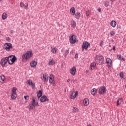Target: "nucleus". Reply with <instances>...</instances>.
<instances>
[{"label": "nucleus", "mask_w": 126, "mask_h": 126, "mask_svg": "<svg viewBox=\"0 0 126 126\" xmlns=\"http://www.w3.org/2000/svg\"><path fill=\"white\" fill-rule=\"evenodd\" d=\"M20 5L21 7H23L24 6H25V4H24V3L21 2L20 3Z\"/></svg>", "instance_id": "ea45409f"}, {"label": "nucleus", "mask_w": 126, "mask_h": 126, "mask_svg": "<svg viewBox=\"0 0 126 126\" xmlns=\"http://www.w3.org/2000/svg\"><path fill=\"white\" fill-rule=\"evenodd\" d=\"M95 61L97 63L99 64H102L103 63V62H104V57L102 55H100L98 57H96L95 59Z\"/></svg>", "instance_id": "7ed1b4c3"}, {"label": "nucleus", "mask_w": 126, "mask_h": 126, "mask_svg": "<svg viewBox=\"0 0 126 126\" xmlns=\"http://www.w3.org/2000/svg\"><path fill=\"white\" fill-rule=\"evenodd\" d=\"M6 41H10V38H9V37H6Z\"/></svg>", "instance_id": "c03bdc74"}, {"label": "nucleus", "mask_w": 126, "mask_h": 126, "mask_svg": "<svg viewBox=\"0 0 126 126\" xmlns=\"http://www.w3.org/2000/svg\"><path fill=\"white\" fill-rule=\"evenodd\" d=\"M86 16L88 17V16L90 15V11H87L86 12Z\"/></svg>", "instance_id": "c9c22d12"}, {"label": "nucleus", "mask_w": 126, "mask_h": 126, "mask_svg": "<svg viewBox=\"0 0 126 126\" xmlns=\"http://www.w3.org/2000/svg\"><path fill=\"white\" fill-rule=\"evenodd\" d=\"M28 7V3L26 4V5L25 6V8H27Z\"/></svg>", "instance_id": "a18cd8bd"}, {"label": "nucleus", "mask_w": 126, "mask_h": 126, "mask_svg": "<svg viewBox=\"0 0 126 126\" xmlns=\"http://www.w3.org/2000/svg\"><path fill=\"white\" fill-rule=\"evenodd\" d=\"M106 91H107L106 87L101 86L100 88H99V89L98 90V94H99L100 95H103L105 93H106Z\"/></svg>", "instance_id": "39448f33"}, {"label": "nucleus", "mask_w": 126, "mask_h": 126, "mask_svg": "<svg viewBox=\"0 0 126 126\" xmlns=\"http://www.w3.org/2000/svg\"><path fill=\"white\" fill-rule=\"evenodd\" d=\"M109 2H108V1H106L105 2H104V5L105 6H109Z\"/></svg>", "instance_id": "e433bc0d"}, {"label": "nucleus", "mask_w": 126, "mask_h": 126, "mask_svg": "<svg viewBox=\"0 0 126 126\" xmlns=\"http://www.w3.org/2000/svg\"><path fill=\"white\" fill-rule=\"evenodd\" d=\"M51 52H52L53 54H56V53H57V51H58V49H57V48L51 47Z\"/></svg>", "instance_id": "b1692460"}, {"label": "nucleus", "mask_w": 126, "mask_h": 126, "mask_svg": "<svg viewBox=\"0 0 126 126\" xmlns=\"http://www.w3.org/2000/svg\"><path fill=\"white\" fill-rule=\"evenodd\" d=\"M107 64L108 65V66H112L113 65V63L112 62V59L110 58H107L106 60Z\"/></svg>", "instance_id": "9b49d317"}, {"label": "nucleus", "mask_w": 126, "mask_h": 126, "mask_svg": "<svg viewBox=\"0 0 126 126\" xmlns=\"http://www.w3.org/2000/svg\"><path fill=\"white\" fill-rule=\"evenodd\" d=\"M2 0H0V1H1Z\"/></svg>", "instance_id": "13d9d810"}, {"label": "nucleus", "mask_w": 126, "mask_h": 126, "mask_svg": "<svg viewBox=\"0 0 126 126\" xmlns=\"http://www.w3.org/2000/svg\"><path fill=\"white\" fill-rule=\"evenodd\" d=\"M117 58L118 59V60H121V59H122V55H118L117 56Z\"/></svg>", "instance_id": "a19ab883"}, {"label": "nucleus", "mask_w": 126, "mask_h": 126, "mask_svg": "<svg viewBox=\"0 0 126 126\" xmlns=\"http://www.w3.org/2000/svg\"><path fill=\"white\" fill-rule=\"evenodd\" d=\"M87 126H91V125H89Z\"/></svg>", "instance_id": "5fc2aeb1"}, {"label": "nucleus", "mask_w": 126, "mask_h": 126, "mask_svg": "<svg viewBox=\"0 0 126 126\" xmlns=\"http://www.w3.org/2000/svg\"><path fill=\"white\" fill-rule=\"evenodd\" d=\"M69 81H70V79H68L67 80V82H69Z\"/></svg>", "instance_id": "09e8293b"}, {"label": "nucleus", "mask_w": 126, "mask_h": 126, "mask_svg": "<svg viewBox=\"0 0 126 126\" xmlns=\"http://www.w3.org/2000/svg\"><path fill=\"white\" fill-rule=\"evenodd\" d=\"M24 98H25V100L27 101L29 99V95L24 96Z\"/></svg>", "instance_id": "4c0bfd02"}, {"label": "nucleus", "mask_w": 126, "mask_h": 126, "mask_svg": "<svg viewBox=\"0 0 126 126\" xmlns=\"http://www.w3.org/2000/svg\"><path fill=\"white\" fill-rule=\"evenodd\" d=\"M75 18H76V19H79V17H80V12H77V13H75Z\"/></svg>", "instance_id": "4be33fe9"}, {"label": "nucleus", "mask_w": 126, "mask_h": 126, "mask_svg": "<svg viewBox=\"0 0 126 126\" xmlns=\"http://www.w3.org/2000/svg\"><path fill=\"white\" fill-rule=\"evenodd\" d=\"M71 24L73 27H75V26H76V23H75L74 21H73Z\"/></svg>", "instance_id": "7c9ffc66"}, {"label": "nucleus", "mask_w": 126, "mask_h": 126, "mask_svg": "<svg viewBox=\"0 0 126 126\" xmlns=\"http://www.w3.org/2000/svg\"><path fill=\"white\" fill-rule=\"evenodd\" d=\"M4 79H5V77L3 75L0 76V82L4 81Z\"/></svg>", "instance_id": "a878e982"}, {"label": "nucleus", "mask_w": 126, "mask_h": 126, "mask_svg": "<svg viewBox=\"0 0 126 126\" xmlns=\"http://www.w3.org/2000/svg\"><path fill=\"white\" fill-rule=\"evenodd\" d=\"M115 31L110 32V35H111V37L114 36V35H115Z\"/></svg>", "instance_id": "f704fd0d"}, {"label": "nucleus", "mask_w": 126, "mask_h": 126, "mask_svg": "<svg viewBox=\"0 0 126 126\" xmlns=\"http://www.w3.org/2000/svg\"><path fill=\"white\" fill-rule=\"evenodd\" d=\"M69 41L71 44H75V43H76V37H75V35H72L70 36Z\"/></svg>", "instance_id": "6e6552de"}, {"label": "nucleus", "mask_w": 126, "mask_h": 126, "mask_svg": "<svg viewBox=\"0 0 126 126\" xmlns=\"http://www.w3.org/2000/svg\"><path fill=\"white\" fill-rule=\"evenodd\" d=\"M46 101H49V99H48V97H47L46 95H44L41 97L40 99V102H46Z\"/></svg>", "instance_id": "ddd939ff"}, {"label": "nucleus", "mask_w": 126, "mask_h": 126, "mask_svg": "<svg viewBox=\"0 0 126 126\" xmlns=\"http://www.w3.org/2000/svg\"><path fill=\"white\" fill-rule=\"evenodd\" d=\"M32 88V89H35V83H32V84L31 85Z\"/></svg>", "instance_id": "58836bf2"}, {"label": "nucleus", "mask_w": 126, "mask_h": 126, "mask_svg": "<svg viewBox=\"0 0 126 126\" xmlns=\"http://www.w3.org/2000/svg\"><path fill=\"white\" fill-rule=\"evenodd\" d=\"M97 10L100 12L101 11V8H98Z\"/></svg>", "instance_id": "de8ad7c7"}, {"label": "nucleus", "mask_w": 126, "mask_h": 126, "mask_svg": "<svg viewBox=\"0 0 126 126\" xmlns=\"http://www.w3.org/2000/svg\"><path fill=\"white\" fill-rule=\"evenodd\" d=\"M78 54L76 53L75 55V59H78Z\"/></svg>", "instance_id": "37998d69"}, {"label": "nucleus", "mask_w": 126, "mask_h": 126, "mask_svg": "<svg viewBox=\"0 0 126 126\" xmlns=\"http://www.w3.org/2000/svg\"><path fill=\"white\" fill-rule=\"evenodd\" d=\"M33 83L32 82V80H28V84L29 85L31 86Z\"/></svg>", "instance_id": "2f4dec72"}, {"label": "nucleus", "mask_w": 126, "mask_h": 126, "mask_svg": "<svg viewBox=\"0 0 126 126\" xmlns=\"http://www.w3.org/2000/svg\"><path fill=\"white\" fill-rule=\"evenodd\" d=\"M77 108L74 107L72 109L73 113H76L77 112Z\"/></svg>", "instance_id": "473e14b6"}, {"label": "nucleus", "mask_w": 126, "mask_h": 126, "mask_svg": "<svg viewBox=\"0 0 126 126\" xmlns=\"http://www.w3.org/2000/svg\"><path fill=\"white\" fill-rule=\"evenodd\" d=\"M76 72V68L75 66H73L71 69L70 73L72 75H75V73Z\"/></svg>", "instance_id": "f8f14e48"}, {"label": "nucleus", "mask_w": 126, "mask_h": 126, "mask_svg": "<svg viewBox=\"0 0 126 126\" xmlns=\"http://www.w3.org/2000/svg\"><path fill=\"white\" fill-rule=\"evenodd\" d=\"M96 66V63H93L91 64L90 68L91 69H94Z\"/></svg>", "instance_id": "5701e85b"}, {"label": "nucleus", "mask_w": 126, "mask_h": 126, "mask_svg": "<svg viewBox=\"0 0 126 126\" xmlns=\"http://www.w3.org/2000/svg\"><path fill=\"white\" fill-rule=\"evenodd\" d=\"M15 61H16V56L15 55H10L8 57L3 58L0 62V64L1 65L2 67H4L7 63L9 64H13L15 63Z\"/></svg>", "instance_id": "f257e3e1"}, {"label": "nucleus", "mask_w": 126, "mask_h": 126, "mask_svg": "<svg viewBox=\"0 0 126 126\" xmlns=\"http://www.w3.org/2000/svg\"><path fill=\"white\" fill-rule=\"evenodd\" d=\"M37 62L35 61H32V62L30 63V65L31 67H35L36 65H37Z\"/></svg>", "instance_id": "dca6fc26"}, {"label": "nucleus", "mask_w": 126, "mask_h": 126, "mask_svg": "<svg viewBox=\"0 0 126 126\" xmlns=\"http://www.w3.org/2000/svg\"><path fill=\"white\" fill-rule=\"evenodd\" d=\"M113 51H115V50H116V46H113Z\"/></svg>", "instance_id": "49530a36"}, {"label": "nucleus", "mask_w": 126, "mask_h": 126, "mask_svg": "<svg viewBox=\"0 0 126 126\" xmlns=\"http://www.w3.org/2000/svg\"><path fill=\"white\" fill-rule=\"evenodd\" d=\"M87 72H89V71L88 70H86Z\"/></svg>", "instance_id": "3c124183"}, {"label": "nucleus", "mask_w": 126, "mask_h": 126, "mask_svg": "<svg viewBox=\"0 0 126 126\" xmlns=\"http://www.w3.org/2000/svg\"><path fill=\"white\" fill-rule=\"evenodd\" d=\"M70 12L72 15H74L75 14V8L72 7L70 9Z\"/></svg>", "instance_id": "f3484780"}, {"label": "nucleus", "mask_w": 126, "mask_h": 126, "mask_svg": "<svg viewBox=\"0 0 126 126\" xmlns=\"http://www.w3.org/2000/svg\"><path fill=\"white\" fill-rule=\"evenodd\" d=\"M111 41H112V42H114V40L112 39V40H111Z\"/></svg>", "instance_id": "864d4df0"}, {"label": "nucleus", "mask_w": 126, "mask_h": 126, "mask_svg": "<svg viewBox=\"0 0 126 126\" xmlns=\"http://www.w3.org/2000/svg\"><path fill=\"white\" fill-rule=\"evenodd\" d=\"M122 61H125V58H122Z\"/></svg>", "instance_id": "8fccbe9b"}, {"label": "nucleus", "mask_w": 126, "mask_h": 126, "mask_svg": "<svg viewBox=\"0 0 126 126\" xmlns=\"http://www.w3.org/2000/svg\"><path fill=\"white\" fill-rule=\"evenodd\" d=\"M78 95V92H74L70 94L72 99H74Z\"/></svg>", "instance_id": "2eb2a0df"}, {"label": "nucleus", "mask_w": 126, "mask_h": 126, "mask_svg": "<svg viewBox=\"0 0 126 126\" xmlns=\"http://www.w3.org/2000/svg\"><path fill=\"white\" fill-rule=\"evenodd\" d=\"M91 94L92 95H95V94H96V93L97 92V89H96L95 88H94L91 91Z\"/></svg>", "instance_id": "aec40b11"}, {"label": "nucleus", "mask_w": 126, "mask_h": 126, "mask_svg": "<svg viewBox=\"0 0 126 126\" xmlns=\"http://www.w3.org/2000/svg\"><path fill=\"white\" fill-rule=\"evenodd\" d=\"M69 53V49H67L65 51V56H66L68 55V53Z\"/></svg>", "instance_id": "72a5a7b5"}, {"label": "nucleus", "mask_w": 126, "mask_h": 126, "mask_svg": "<svg viewBox=\"0 0 126 126\" xmlns=\"http://www.w3.org/2000/svg\"><path fill=\"white\" fill-rule=\"evenodd\" d=\"M41 79L43 82H48V80H49V75L44 73L43 77H41Z\"/></svg>", "instance_id": "1a4fd4ad"}, {"label": "nucleus", "mask_w": 126, "mask_h": 126, "mask_svg": "<svg viewBox=\"0 0 126 126\" xmlns=\"http://www.w3.org/2000/svg\"><path fill=\"white\" fill-rule=\"evenodd\" d=\"M103 44H104V41H101L100 42V46L101 47H102Z\"/></svg>", "instance_id": "79ce46f5"}, {"label": "nucleus", "mask_w": 126, "mask_h": 126, "mask_svg": "<svg viewBox=\"0 0 126 126\" xmlns=\"http://www.w3.org/2000/svg\"><path fill=\"white\" fill-rule=\"evenodd\" d=\"M32 57H33V52L32 50H31L24 54L22 56V59L25 61H28V60H30Z\"/></svg>", "instance_id": "f03ea898"}, {"label": "nucleus", "mask_w": 126, "mask_h": 126, "mask_svg": "<svg viewBox=\"0 0 126 126\" xmlns=\"http://www.w3.org/2000/svg\"><path fill=\"white\" fill-rule=\"evenodd\" d=\"M111 1H112V0H110Z\"/></svg>", "instance_id": "4d7b16f0"}, {"label": "nucleus", "mask_w": 126, "mask_h": 126, "mask_svg": "<svg viewBox=\"0 0 126 126\" xmlns=\"http://www.w3.org/2000/svg\"><path fill=\"white\" fill-rule=\"evenodd\" d=\"M34 107L38 106V102L36 101V98L35 97H32V103Z\"/></svg>", "instance_id": "4468645a"}, {"label": "nucleus", "mask_w": 126, "mask_h": 126, "mask_svg": "<svg viewBox=\"0 0 126 126\" xmlns=\"http://www.w3.org/2000/svg\"><path fill=\"white\" fill-rule=\"evenodd\" d=\"M43 95V93L42 92V91H39V92L37 93V97L39 99L40 97H42Z\"/></svg>", "instance_id": "393cba45"}, {"label": "nucleus", "mask_w": 126, "mask_h": 126, "mask_svg": "<svg viewBox=\"0 0 126 126\" xmlns=\"http://www.w3.org/2000/svg\"><path fill=\"white\" fill-rule=\"evenodd\" d=\"M109 47H111V45H109Z\"/></svg>", "instance_id": "6e6d98bb"}, {"label": "nucleus", "mask_w": 126, "mask_h": 126, "mask_svg": "<svg viewBox=\"0 0 126 126\" xmlns=\"http://www.w3.org/2000/svg\"><path fill=\"white\" fill-rule=\"evenodd\" d=\"M120 77L122 78V79H124L125 77V75L124 74V72L122 71L120 73Z\"/></svg>", "instance_id": "bb28decb"}, {"label": "nucleus", "mask_w": 126, "mask_h": 126, "mask_svg": "<svg viewBox=\"0 0 126 126\" xmlns=\"http://www.w3.org/2000/svg\"><path fill=\"white\" fill-rule=\"evenodd\" d=\"M89 104V99L88 98H85L84 99V105L85 106H88Z\"/></svg>", "instance_id": "a211bd4d"}, {"label": "nucleus", "mask_w": 126, "mask_h": 126, "mask_svg": "<svg viewBox=\"0 0 126 126\" xmlns=\"http://www.w3.org/2000/svg\"><path fill=\"white\" fill-rule=\"evenodd\" d=\"M9 110H11V107H9Z\"/></svg>", "instance_id": "603ef678"}, {"label": "nucleus", "mask_w": 126, "mask_h": 126, "mask_svg": "<svg viewBox=\"0 0 126 126\" xmlns=\"http://www.w3.org/2000/svg\"><path fill=\"white\" fill-rule=\"evenodd\" d=\"M33 108H34V106L32 103H31L29 105V110H33Z\"/></svg>", "instance_id": "c85d7f7f"}, {"label": "nucleus", "mask_w": 126, "mask_h": 126, "mask_svg": "<svg viewBox=\"0 0 126 126\" xmlns=\"http://www.w3.org/2000/svg\"><path fill=\"white\" fill-rule=\"evenodd\" d=\"M11 98L12 99V100H14L16 98V96H15V95H16V88L13 87L12 89V91H11Z\"/></svg>", "instance_id": "0eeeda50"}, {"label": "nucleus", "mask_w": 126, "mask_h": 126, "mask_svg": "<svg viewBox=\"0 0 126 126\" xmlns=\"http://www.w3.org/2000/svg\"><path fill=\"white\" fill-rule=\"evenodd\" d=\"M49 83H52V84H56V82H55V80L54 79V75L51 74L49 76Z\"/></svg>", "instance_id": "9d476101"}, {"label": "nucleus", "mask_w": 126, "mask_h": 126, "mask_svg": "<svg viewBox=\"0 0 126 126\" xmlns=\"http://www.w3.org/2000/svg\"><path fill=\"white\" fill-rule=\"evenodd\" d=\"M110 25L112 26V27H116V25H117V22H116V21H112L110 22Z\"/></svg>", "instance_id": "6ab92c4d"}, {"label": "nucleus", "mask_w": 126, "mask_h": 126, "mask_svg": "<svg viewBox=\"0 0 126 126\" xmlns=\"http://www.w3.org/2000/svg\"><path fill=\"white\" fill-rule=\"evenodd\" d=\"M3 49H5L6 51H10L11 49H12V44L10 43H6L4 45Z\"/></svg>", "instance_id": "423d86ee"}, {"label": "nucleus", "mask_w": 126, "mask_h": 126, "mask_svg": "<svg viewBox=\"0 0 126 126\" xmlns=\"http://www.w3.org/2000/svg\"><path fill=\"white\" fill-rule=\"evenodd\" d=\"M55 64V61L53 60H51L49 62V64L50 65H53V64Z\"/></svg>", "instance_id": "c756f323"}, {"label": "nucleus", "mask_w": 126, "mask_h": 126, "mask_svg": "<svg viewBox=\"0 0 126 126\" xmlns=\"http://www.w3.org/2000/svg\"><path fill=\"white\" fill-rule=\"evenodd\" d=\"M6 18H7V14L6 13H3L2 15V19L5 20Z\"/></svg>", "instance_id": "412c9836"}, {"label": "nucleus", "mask_w": 126, "mask_h": 126, "mask_svg": "<svg viewBox=\"0 0 126 126\" xmlns=\"http://www.w3.org/2000/svg\"><path fill=\"white\" fill-rule=\"evenodd\" d=\"M90 46V43L89 42H88V41L84 42L82 46V51L83 52V51H84V49L87 50Z\"/></svg>", "instance_id": "20e7f679"}, {"label": "nucleus", "mask_w": 126, "mask_h": 126, "mask_svg": "<svg viewBox=\"0 0 126 126\" xmlns=\"http://www.w3.org/2000/svg\"><path fill=\"white\" fill-rule=\"evenodd\" d=\"M122 102H123V99H122V98H119L117 100V106H119V105H120L122 103Z\"/></svg>", "instance_id": "cd10ccee"}]
</instances>
